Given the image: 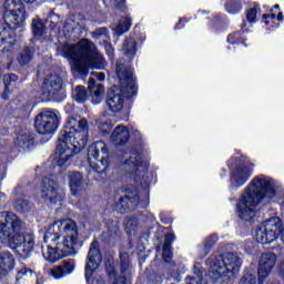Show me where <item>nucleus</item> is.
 Returning <instances> with one entry per match:
<instances>
[{"label": "nucleus", "mask_w": 284, "mask_h": 284, "mask_svg": "<svg viewBox=\"0 0 284 284\" xmlns=\"http://www.w3.org/2000/svg\"><path fill=\"white\" fill-rule=\"evenodd\" d=\"M14 145L22 150V152H32L37 145L34 132L28 129H19L14 139Z\"/></svg>", "instance_id": "f3484780"}, {"label": "nucleus", "mask_w": 284, "mask_h": 284, "mask_svg": "<svg viewBox=\"0 0 284 284\" xmlns=\"http://www.w3.org/2000/svg\"><path fill=\"white\" fill-rule=\"evenodd\" d=\"M17 81H19V75L14 73H7L2 77L4 90L1 93V99L3 101L10 100V94L13 92L14 87L17 85Z\"/></svg>", "instance_id": "c85d7f7f"}, {"label": "nucleus", "mask_w": 284, "mask_h": 284, "mask_svg": "<svg viewBox=\"0 0 284 284\" xmlns=\"http://www.w3.org/2000/svg\"><path fill=\"white\" fill-rule=\"evenodd\" d=\"M186 284H203V280L194 276H186L185 278Z\"/></svg>", "instance_id": "864d4df0"}, {"label": "nucleus", "mask_w": 284, "mask_h": 284, "mask_svg": "<svg viewBox=\"0 0 284 284\" xmlns=\"http://www.w3.org/2000/svg\"><path fill=\"white\" fill-rule=\"evenodd\" d=\"M227 176V169L222 168L220 171V179H225Z\"/></svg>", "instance_id": "bf43d9fd"}, {"label": "nucleus", "mask_w": 284, "mask_h": 284, "mask_svg": "<svg viewBox=\"0 0 284 284\" xmlns=\"http://www.w3.org/2000/svg\"><path fill=\"white\" fill-rule=\"evenodd\" d=\"M58 52L73 61V70L81 77H88L90 70H105V58L90 39H82L75 44L64 43L58 47Z\"/></svg>", "instance_id": "7ed1b4c3"}, {"label": "nucleus", "mask_w": 284, "mask_h": 284, "mask_svg": "<svg viewBox=\"0 0 284 284\" xmlns=\"http://www.w3.org/2000/svg\"><path fill=\"white\" fill-rule=\"evenodd\" d=\"M224 8L229 14H239L243 10V2L241 0H226Z\"/></svg>", "instance_id": "c9c22d12"}, {"label": "nucleus", "mask_w": 284, "mask_h": 284, "mask_svg": "<svg viewBox=\"0 0 284 284\" xmlns=\"http://www.w3.org/2000/svg\"><path fill=\"white\" fill-rule=\"evenodd\" d=\"M111 141L118 148H123V145H128L130 141V129H128V126L118 125L111 134Z\"/></svg>", "instance_id": "a878e982"}, {"label": "nucleus", "mask_w": 284, "mask_h": 284, "mask_svg": "<svg viewBox=\"0 0 284 284\" xmlns=\"http://www.w3.org/2000/svg\"><path fill=\"white\" fill-rule=\"evenodd\" d=\"M207 19V28L214 34H221L230 28V18L225 13L215 12Z\"/></svg>", "instance_id": "a211bd4d"}, {"label": "nucleus", "mask_w": 284, "mask_h": 284, "mask_svg": "<svg viewBox=\"0 0 284 284\" xmlns=\"http://www.w3.org/2000/svg\"><path fill=\"white\" fill-rule=\"evenodd\" d=\"M265 199L267 201L276 199V187L272 181L263 179V175H257L252 179L237 201L235 214L240 221L252 223L256 217V207H258Z\"/></svg>", "instance_id": "20e7f679"}, {"label": "nucleus", "mask_w": 284, "mask_h": 284, "mask_svg": "<svg viewBox=\"0 0 284 284\" xmlns=\"http://www.w3.org/2000/svg\"><path fill=\"white\" fill-rule=\"evenodd\" d=\"M258 14H261V4L255 3L254 7L250 8L246 11V21H248L250 23H256V21H258L256 19Z\"/></svg>", "instance_id": "ea45409f"}, {"label": "nucleus", "mask_w": 284, "mask_h": 284, "mask_svg": "<svg viewBox=\"0 0 284 284\" xmlns=\"http://www.w3.org/2000/svg\"><path fill=\"white\" fill-rule=\"evenodd\" d=\"M101 263H103V254L99 247V242L93 241L90 245L84 265V278L87 284H101V282L94 277V273L99 271Z\"/></svg>", "instance_id": "f8f14e48"}, {"label": "nucleus", "mask_w": 284, "mask_h": 284, "mask_svg": "<svg viewBox=\"0 0 284 284\" xmlns=\"http://www.w3.org/2000/svg\"><path fill=\"white\" fill-rule=\"evenodd\" d=\"M31 32L34 39H41V37L45 34V26L43 23V20H41L40 18L33 19L31 23Z\"/></svg>", "instance_id": "f704fd0d"}, {"label": "nucleus", "mask_w": 284, "mask_h": 284, "mask_svg": "<svg viewBox=\"0 0 284 284\" xmlns=\"http://www.w3.org/2000/svg\"><path fill=\"white\" fill-rule=\"evenodd\" d=\"M100 241L104 245H116L118 241H121V227L119 226V223L111 222L108 225L106 231H103L100 235Z\"/></svg>", "instance_id": "aec40b11"}, {"label": "nucleus", "mask_w": 284, "mask_h": 284, "mask_svg": "<svg viewBox=\"0 0 284 284\" xmlns=\"http://www.w3.org/2000/svg\"><path fill=\"white\" fill-rule=\"evenodd\" d=\"M239 284H257L256 274H254V270L246 268Z\"/></svg>", "instance_id": "58836bf2"}, {"label": "nucleus", "mask_w": 284, "mask_h": 284, "mask_svg": "<svg viewBox=\"0 0 284 284\" xmlns=\"http://www.w3.org/2000/svg\"><path fill=\"white\" fill-rule=\"evenodd\" d=\"M98 81H105V73L103 72L98 73Z\"/></svg>", "instance_id": "052dcab7"}, {"label": "nucleus", "mask_w": 284, "mask_h": 284, "mask_svg": "<svg viewBox=\"0 0 284 284\" xmlns=\"http://www.w3.org/2000/svg\"><path fill=\"white\" fill-rule=\"evenodd\" d=\"M88 159L89 161L93 159L94 161H99V164L93 166L94 172L97 174H106L108 170H110V151L108 150V144L103 141H98L92 143L88 149Z\"/></svg>", "instance_id": "ddd939ff"}, {"label": "nucleus", "mask_w": 284, "mask_h": 284, "mask_svg": "<svg viewBox=\"0 0 284 284\" xmlns=\"http://www.w3.org/2000/svg\"><path fill=\"white\" fill-rule=\"evenodd\" d=\"M160 221L161 223H163V225H172L174 220L172 219V216H170V214L162 212L160 213Z\"/></svg>", "instance_id": "603ef678"}, {"label": "nucleus", "mask_w": 284, "mask_h": 284, "mask_svg": "<svg viewBox=\"0 0 284 284\" xmlns=\"http://www.w3.org/2000/svg\"><path fill=\"white\" fill-rule=\"evenodd\" d=\"M24 3H34L37 0H23Z\"/></svg>", "instance_id": "69168bd1"}, {"label": "nucleus", "mask_w": 284, "mask_h": 284, "mask_svg": "<svg viewBox=\"0 0 284 284\" xmlns=\"http://www.w3.org/2000/svg\"><path fill=\"white\" fill-rule=\"evenodd\" d=\"M62 242H57L61 239ZM51 239L55 246L47 245V251L42 256L47 263H59L68 256H77V245H79V225L72 219H63L53 222L44 234V243Z\"/></svg>", "instance_id": "f257e3e1"}, {"label": "nucleus", "mask_w": 284, "mask_h": 284, "mask_svg": "<svg viewBox=\"0 0 284 284\" xmlns=\"http://www.w3.org/2000/svg\"><path fill=\"white\" fill-rule=\"evenodd\" d=\"M30 200L28 197H19L14 202V210L20 214H26L30 210Z\"/></svg>", "instance_id": "e433bc0d"}, {"label": "nucleus", "mask_w": 284, "mask_h": 284, "mask_svg": "<svg viewBox=\"0 0 284 284\" xmlns=\"http://www.w3.org/2000/svg\"><path fill=\"white\" fill-rule=\"evenodd\" d=\"M142 168L143 170L140 171V173H138L135 176L140 179L141 185L144 187H150V185L154 183V173L150 172V164H144Z\"/></svg>", "instance_id": "7c9ffc66"}, {"label": "nucleus", "mask_w": 284, "mask_h": 284, "mask_svg": "<svg viewBox=\"0 0 284 284\" xmlns=\"http://www.w3.org/2000/svg\"><path fill=\"white\" fill-rule=\"evenodd\" d=\"M278 257L275 253H263L257 267L258 283H263L270 276Z\"/></svg>", "instance_id": "dca6fc26"}, {"label": "nucleus", "mask_w": 284, "mask_h": 284, "mask_svg": "<svg viewBox=\"0 0 284 284\" xmlns=\"http://www.w3.org/2000/svg\"><path fill=\"white\" fill-rule=\"evenodd\" d=\"M41 97L44 101H65L68 94L63 88V78L54 73L47 75L41 85Z\"/></svg>", "instance_id": "9b49d317"}, {"label": "nucleus", "mask_w": 284, "mask_h": 284, "mask_svg": "<svg viewBox=\"0 0 284 284\" xmlns=\"http://www.w3.org/2000/svg\"><path fill=\"white\" fill-rule=\"evenodd\" d=\"M108 28L106 27H101V28H98L93 31V38L94 39H99L100 37H108Z\"/></svg>", "instance_id": "09e8293b"}, {"label": "nucleus", "mask_w": 284, "mask_h": 284, "mask_svg": "<svg viewBox=\"0 0 284 284\" xmlns=\"http://www.w3.org/2000/svg\"><path fill=\"white\" fill-rule=\"evenodd\" d=\"M2 20H0V48L6 44L1 53L8 54L12 52L17 40L14 39V30L23 28L26 23V8L21 7V0H6Z\"/></svg>", "instance_id": "0eeeda50"}, {"label": "nucleus", "mask_w": 284, "mask_h": 284, "mask_svg": "<svg viewBox=\"0 0 284 284\" xmlns=\"http://www.w3.org/2000/svg\"><path fill=\"white\" fill-rule=\"evenodd\" d=\"M99 132L102 134V136H108L110 135V132H112V125L109 123H103L99 126Z\"/></svg>", "instance_id": "3c124183"}, {"label": "nucleus", "mask_w": 284, "mask_h": 284, "mask_svg": "<svg viewBox=\"0 0 284 284\" xmlns=\"http://www.w3.org/2000/svg\"><path fill=\"white\" fill-rule=\"evenodd\" d=\"M17 267V258L10 251L0 252V278H8Z\"/></svg>", "instance_id": "6ab92c4d"}, {"label": "nucleus", "mask_w": 284, "mask_h": 284, "mask_svg": "<svg viewBox=\"0 0 284 284\" xmlns=\"http://www.w3.org/2000/svg\"><path fill=\"white\" fill-rule=\"evenodd\" d=\"M40 199L48 205H57L65 201V191L59 186V182L50 178H43L40 185Z\"/></svg>", "instance_id": "2eb2a0df"}, {"label": "nucleus", "mask_w": 284, "mask_h": 284, "mask_svg": "<svg viewBox=\"0 0 284 284\" xmlns=\"http://www.w3.org/2000/svg\"><path fill=\"white\" fill-rule=\"evenodd\" d=\"M237 156H231L227 162L229 174V191L236 192L250 181L253 171L250 169V160L245 156L241 150L235 149Z\"/></svg>", "instance_id": "1a4fd4ad"}, {"label": "nucleus", "mask_w": 284, "mask_h": 284, "mask_svg": "<svg viewBox=\"0 0 284 284\" xmlns=\"http://www.w3.org/2000/svg\"><path fill=\"white\" fill-rule=\"evenodd\" d=\"M104 50L106 52L109 61H113L114 60V47H112V43L105 42L104 43Z\"/></svg>", "instance_id": "8fccbe9b"}, {"label": "nucleus", "mask_w": 284, "mask_h": 284, "mask_svg": "<svg viewBox=\"0 0 284 284\" xmlns=\"http://www.w3.org/2000/svg\"><path fill=\"white\" fill-rule=\"evenodd\" d=\"M245 28H247V21L243 20L241 30L233 31L226 37L227 43H230V45H244V48H247V34H250V29Z\"/></svg>", "instance_id": "412c9836"}, {"label": "nucleus", "mask_w": 284, "mask_h": 284, "mask_svg": "<svg viewBox=\"0 0 284 284\" xmlns=\"http://www.w3.org/2000/svg\"><path fill=\"white\" fill-rule=\"evenodd\" d=\"M115 75L118 77L120 85H112L106 90L105 103L106 108L113 114L123 110V104L130 101L132 97H136L139 87L134 80V69L125 64L123 60H118L115 64Z\"/></svg>", "instance_id": "423d86ee"}, {"label": "nucleus", "mask_w": 284, "mask_h": 284, "mask_svg": "<svg viewBox=\"0 0 284 284\" xmlns=\"http://www.w3.org/2000/svg\"><path fill=\"white\" fill-rule=\"evenodd\" d=\"M162 258L164 263L172 264V260L174 258V253L172 252V247L162 246Z\"/></svg>", "instance_id": "79ce46f5"}, {"label": "nucleus", "mask_w": 284, "mask_h": 284, "mask_svg": "<svg viewBox=\"0 0 284 284\" xmlns=\"http://www.w3.org/2000/svg\"><path fill=\"white\" fill-rule=\"evenodd\" d=\"M126 3V0H115V8H118V10H121V8H124Z\"/></svg>", "instance_id": "6e6d98bb"}, {"label": "nucleus", "mask_w": 284, "mask_h": 284, "mask_svg": "<svg viewBox=\"0 0 284 284\" xmlns=\"http://www.w3.org/2000/svg\"><path fill=\"white\" fill-rule=\"evenodd\" d=\"M124 231L129 236H132V234H136V230H139V217L132 215L126 216L123 221Z\"/></svg>", "instance_id": "72a5a7b5"}, {"label": "nucleus", "mask_w": 284, "mask_h": 284, "mask_svg": "<svg viewBox=\"0 0 284 284\" xmlns=\"http://www.w3.org/2000/svg\"><path fill=\"white\" fill-rule=\"evenodd\" d=\"M284 21L282 11L274 12V8L268 9V13H263L261 17V23L265 26L270 31L281 28V22Z\"/></svg>", "instance_id": "4be33fe9"}, {"label": "nucleus", "mask_w": 284, "mask_h": 284, "mask_svg": "<svg viewBox=\"0 0 284 284\" xmlns=\"http://www.w3.org/2000/svg\"><path fill=\"white\" fill-rule=\"evenodd\" d=\"M209 276L213 283L233 284L241 272V257L234 253H225L210 261Z\"/></svg>", "instance_id": "6e6552de"}, {"label": "nucleus", "mask_w": 284, "mask_h": 284, "mask_svg": "<svg viewBox=\"0 0 284 284\" xmlns=\"http://www.w3.org/2000/svg\"><path fill=\"white\" fill-rule=\"evenodd\" d=\"M129 247H130V250H132V243L130 242V244H129Z\"/></svg>", "instance_id": "774afa93"}, {"label": "nucleus", "mask_w": 284, "mask_h": 284, "mask_svg": "<svg viewBox=\"0 0 284 284\" xmlns=\"http://www.w3.org/2000/svg\"><path fill=\"white\" fill-rule=\"evenodd\" d=\"M59 115L52 110H43L34 118L33 128L41 136L54 134L59 130Z\"/></svg>", "instance_id": "4468645a"}, {"label": "nucleus", "mask_w": 284, "mask_h": 284, "mask_svg": "<svg viewBox=\"0 0 284 284\" xmlns=\"http://www.w3.org/2000/svg\"><path fill=\"white\" fill-rule=\"evenodd\" d=\"M36 284H43V277L39 278V276H37Z\"/></svg>", "instance_id": "680f3d73"}, {"label": "nucleus", "mask_w": 284, "mask_h": 284, "mask_svg": "<svg viewBox=\"0 0 284 284\" xmlns=\"http://www.w3.org/2000/svg\"><path fill=\"white\" fill-rule=\"evenodd\" d=\"M190 21H192V18H187V17L179 18V21L173 27V30H183V28H185V23H190Z\"/></svg>", "instance_id": "49530a36"}, {"label": "nucleus", "mask_w": 284, "mask_h": 284, "mask_svg": "<svg viewBox=\"0 0 284 284\" xmlns=\"http://www.w3.org/2000/svg\"><path fill=\"white\" fill-rule=\"evenodd\" d=\"M136 40L133 38H126L123 42L122 50L124 52V57L130 59V61L136 57Z\"/></svg>", "instance_id": "2f4dec72"}, {"label": "nucleus", "mask_w": 284, "mask_h": 284, "mask_svg": "<svg viewBox=\"0 0 284 284\" xmlns=\"http://www.w3.org/2000/svg\"><path fill=\"white\" fill-rule=\"evenodd\" d=\"M90 139V125L88 119L77 120L69 116L58 134L55 142V156L58 168H63L72 156L85 150Z\"/></svg>", "instance_id": "f03ea898"}, {"label": "nucleus", "mask_w": 284, "mask_h": 284, "mask_svg": "<svg viewBox=\"0 0 284 284\" xmlns=\"http://www.w3.org/2000/svg\"><path fill=\"white\" fill-rule=\"evenodd\" d=\"M130 116V111L126 112L124 119H128Z\"/></svg>", "instance_id": "338daca9"}, {"label": "nucleus", "mask_w": 284, "mask_h": 284, "mask_svg": "<svg viewBox=\"0 0 284 284\" xmlns=\"http://www.w3.org/2000/svg\"><path fill=\"white\" fill-rule=\"evenodd\" d=\"M174 241H176V234H174V233H166L164 235L163 247H172V243H174Z\"/></svg>", "instance_id": "a18cd8bd"}, {"label": "nucleus", "mask_w": 284, "mask_h": 284, "mask_svg": "<svg viewBox=\"0 0 284 284\" xmlns=\"http://www.w3.org/2000/svg\"><path fill=\"white\" fill-rule=\"evenodd\" d=\"M148 283L149 284H161V283H163V275H161V273L153 272L148 277Z\"/></svg>", "instance_id": "c03bdc74"}, {"label": "nucleus", "mask_w": 284, "mask_h": 284, "mask_svg": "<svg viewBox=\"0 0 284 284\" xmlns=\"http://www.w3.org/2000/svg\"><path fill=\"white\" fill-rule=\"evenodd\" d=\"M143 168V161L140 156H130L122 162V169L129 176H136Z\"/></svg>", "instance_id": "bb28decb"}, {"label": "nucleus", "mask_w": 284, "mask_h": 284, "mask_svg": "<svg viewBox=\"0 0 284 284\" xmlns=\"http://www.w3.org/2000/svg\"><path fill=\"white\" fill-rule=\"evenodd\" d=\"M119 28L121 30V32H129L130 28H132V18L130 17H124L122 19V22L119 23Z\"/></svg>", "instance_id": "37998d69"}, {"label": "nucleus", "mask_w": 284, "mask_h": 284, "mask_svg": "<svg viewBox=\"0 0 284 284\" xmlns=\"http://www.w3.org/2000/svg\"><path fill=\"white\" fill-rule=\"evenodd\" d=\"M104 270L110 281H113V284H128V276L119 275L116 272L114 258H108L104 261Z\"/></svg>", "instance_id": "393cba45"}, {"label": "nucleus", "mask_w": 284, "mask_h": 284, "mask_svg": "<svg viewBox=\"0 0 284 284\" xmlns=\"http://www.w3.org/2000/svg\"><path fill=\"white\" fill-rule=\"evenodd\" d=\"M75 268L77 262L73 258H67L62 261L60 265L55 266L54 270L51 271V274L53 278L59 280L72 274Z\"/></svg>", "instance_id": "b1692460"}, {"label": "nucleus", "mask_w": 284, "mask_h": 284, "mask_svg": "<svg viewBox=\"0 0 284 284\" xmlns=\"http://www.w3.org/2000/svg\"><path fill=\"white\" fill-rule=\"evenodd\" d=\"M28 274L30 276H37V272L26 265L18 268L16 273V284H21V281H23V277L28 276Z\"/></svg>", "instance_id": "4c0bfd02"}, {"label": "nucleus", "mask_w": 284, "mask_h": 284, "mask_svg": "<svg viewBox=\"0 0 284 284\" xmlns=\"http://www.w3.org/2000/svg\"><path fill=\"white\" fill-rule=\"evenodd\" d=\"M216 243H219V235H216V233L209 235L204 240V245L201 248L203 258H205V256H207L210 254V252H212V250H214V245H216Z\"/></svg>", "instance_id": "473e14b6"}, {"label": "nucleus", "mask_w": 284, "mask_h": 284, "mask_svg": "<svg viewBox=\"0 0 284 284\" xmlns=\"http://www.w3.org/2000/svg\"><path fill=\"white\" fill-rule=\"evenodd\" d=\"M193 274L195 278H200V281H203V267L201 266V263L195 262L193 265Z\"/></svg>", "instance_id": "de8ad7c7"}, {"label": "nucleus", "mask_w": 284, "mask_h": 284, "mask_svg": "<svg viewBox=\"0 0 284 284\" xmlns=\"http://www.w3.org/2000/svg\"><path fill=\"white\" fill-rule=\"evenodd\" d=\"M74 100L77 101V103H85V101H88V90H85V87H75Z\"/></svg>", "instance_id": "a19ab883"}, {"label": "nucleus", "mask_w": 284, "mask_h": 284, "mask_svg": "<svg viewBox=\"0 0 284 284\" xmlns=\"http://www.w3.org/2000/svg\"><path fill=\"white\" fill-rule=\"evenodd\" d=\"M122 191L125 193L115 202V210L119 214H126L128 212H134L136 207L141 210H148L150 207V192H146L142 197L139 189L135 185L126 184L122 186Z\"/></svg>", "instance_id": "9d476101"}, {"label": "nucleus", "mask_w": 284, "mask_h": 284, "mask_svg": "<svg viewBox=\"0 0 284 284\" xmlns=\"http://www.w3.org/2000/svg\"><path fill=\"white\" fill-rule=\"evenodd\" d=\"M146 219L148 221L151 222V224L154 226V225H159V222L156 221V217L152 214V213H149L146 215Z\"/></svg>", "instance_id": "5fc2aeb1"}, {"label": "nucleus", "mask_w": 284, "mask_h": 284, "mask_svg": "<svg viewBox=\"0 0 284 284\" xmlns=\"http://www.w3.org/2000/svg\"><path fill=\"white\" fill-rule=\"evenodd\" d=\"M132 257L128 252L119 253V271L122 276H130L132 274Z\"/></svg>", "instance_id": "c756f323"}, {"label": "nucleus", "mask_w": 284, "mask_h": 284, "mask_svg": "<svg viewBox=\"0 0 284 284\" xmlns=\"http://www.w3.org/2000/svg\"><path fill=\"white\" fill-rule=\"evenodd\" d=\"M273 10H281V4H274Z\"/></svg>", "instance_id": "0e129e2a"}, {"label": "nucleus", "mask_w": 284, "mask_h": 284, "mask_svg": "<svg viewBox=\"0 0 284 284\" xmlns=\"http://www.w3.org/2000/svg\"><path fill=\"white\" fill-rule=\"evenodd\" d=\"M23 222L11 212L0 213V239L7 243L10 250H16L20 258L26 261L34 252V236L30 233H21Z\"/></svg>", "instance_id": "39448f33"}, {"label": "nucleus", "mask_w": 284, "mask_h": 284, "mask_svg": "<svg viewBox=\"0 0 284 284\" xmlns=\"http://www.w3.org/2000/svg\"><path fill=\"white\" fill-rule=\"evenodd\" d=\"M70 192L73 196H79L83 190V173L79 171H69L67 173Z\"/></svg>", "instance_id": "5701e85b"}, {"label": "nucleus", "mask_w": 284, "mask_h": 284, "mask_svg": "<svg viewBox=\"0 0 284 284\" xmlns=\"http://www.w3.org/2000/svg\"><path fill=\"white\" fill-rule=\"evenodd\" d=\"M101 91L103 92V84H98V90L94 91V97H101Z\"/></svg>", "instance_id": "4d7b16f0"}, {"label": "nucleus", "mask_w": 284, "mask_h": 284, "mask_svg": "<svg viewBox=\"0 0 284 284\" xmlns=\"http://www.w3.org/2000/svg\"><path fill=\"white\" fill-rule=\"evenodd\" d=\"M94 85H97V80H94V78H90L89 79V90H92V88H94Z\"/></svg>", "instance_id": "13d9d810"}, {"label": "nucleus", "mask_w": 284, "mask_h": 284, "mask_svg": "<svg viewBox=\"0 0 284 284\" xmlns=\"http://www.w3.org/2000/svg\"><path fill=\"white\" fill-rule=\"evenodd\" d=\"M12 68V60H10L8 63H7V70H11Z\"/></svg>", "instance_id": "e2e57ef3"}, {"label": "nucleus", "mask_w": 284, "mask_h": 284, "mask_svg": "<svg viewBox=\"0 0 284 284\" xmlns=\"http://www.w3.org/2000/svg\"><path fill=\"white\" fill-rule=\"evenodd\" d=\"M34 54H37V49L34 47L24 45L17 54L16 61L20 68H26V65H30V63H32Z\"/></svg>", "instance_id": "cd10ccee"}]
</instances>
